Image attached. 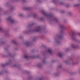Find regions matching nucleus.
Returning a JSON list of instances; mask_svg holds the SVG:
<instances>
[{
  "label": "nucleus",
  "instance_id": "nucleus-4",
  "mask_svg": "<svg viewBox=\"0 0 80 80\" xmlns=\"http://www.w3.org/2000/svg\"><path fill=\"white\" fill-rule=\"evenodd\" d=\"M8 20H10V18H8Z\"/></svg>",
  "mask_w": 80,
  "mask_h": 80
},
{
  "label": "nucleus",
  "instance_id": "nucleus-3",
  "mask_svg": "<svg viewBox=\"0 0 80 80\" xmlns=\"http://www.w3.org/2000/svg\"><path fill=\"white\" fill-rule=\"evenodd\" d=\"M59 55L60 57H62V54H61V53H59Z\"/></svg>",
  "mask_w": 80,
  "mask_h": 80
},
{
  "label": "nucleus",
  "instance_id": "nucleus-1",
  "mask_svg": "<svg viewBox=\"0 0 80 80\" xmlns=\"http://www.w3.org/2000/svg\"><path fill=\"white\" fill-rule=\"evenodd\" d=\"M48 51L50 53L52 52V51H51L50 49H48Z\"/></svg>",
  "mask_w": 80,
  "mask_h": 80
},
{
  "label": "nucleus",
  "instance_id": "nucleus-2",
  "mask_svg": "<svg viewBox=\"0 0 80 80\" xmlns=\"http://www.w3.org/2000/svg\"><path fill=\"white\" fill-rule=\"evenodd\" d=\"M11 22V23H13V22H14V21H13V20H10Z\"/></svg>",
  "mask_w": 80,
  "mask_h": 80
},
{
  "label": "nucleus",
  "instance_id": "nucleus-5",
  "mask_svg": "<svg viewBox=\"0 0 80 80\" xmlns=\"http://www.w3.org/2000/svg\"><path fill=\"white\" fill-rule=\"evenodd\" d=\"M25 58H27L25 57Z\"/></svg>",
  "mask_w": 80,
  "mask_h": 80
}]
</instances>
